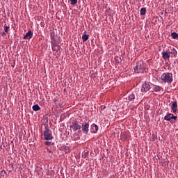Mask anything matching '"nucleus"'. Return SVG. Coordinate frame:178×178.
Wrapping results in <instances>:
<instances>
[{
	"mask_svg": "<svg viewBox=\"0 0 178 178\" xmlns=\"http://www.w3.org/2000/svg\"><path fill=\"white\" fill-rule=\"evenodd\" d=\"M136 94H137L136 92H132V93L128 97L129 101H134V99H136Z\"/></svg>",
	"mask_w": 178,
	"mask_h": 178,
	"instance_id": "ddd939ff",
	"label": "nucleus"
},
{
	"mask_svg": "<svg viewBox=\"0 0 178 178\" xmlns=\"http://www.w3.org/2000/svg\"><path fill=\"white\" fill-rule=\"evenodd\" d=\"M156 138V136L155 135V134H153L152 136V141H154V140Z\"/></svg>",
	"mask_w": 178,
	"mask_h": 178,
	"instance_id": "5701e85b",
	"label": "nucleus"
},
{
	"mask_svg": "<svg viewBox=\"0 0 178 178\" xmlns=\"http://www.w3.org/2000/svg\"><path fill=\"white\" fill-rule=\"evenodd\" d=\"M8 30H9V26L5 25V26H4V32H3L1 33L2 37H3V35H6V33H8Z\"/></svg>",
	"mask_w": 178,
	"mask_h": 178,
	"instance_id": "f3484780",
	"label": "nucleus"
},
{
	"mask_svg": "<svg viewBox=\"0 0 178 178\" xmlns=\"http://www.w3.org/2000/svg\"><path fill=\"white\" fill-rule=\"evenodd\" d=\"M161 86H154L153 88V90L155 91V92H158L161 91Z\"/></svg>",
	"mask_w": 178,
	"mask_h": 178,
	"instance_id": "aec40b11",
	"label": "nucleus"
},
{
	"mask_svg": "<svg viewBox=\"0 0 178 178\" xmlns=\"http://www.w3.org/2000/svg\"><path fill=\"white\" fill-rule=\"evenodd\" d=\"M51 143L50 141H46L45 145H51Z\"/></svg>",
	"mask_w": 178,
	"mask_h": 178,
	"instance_id": "b1692460",
	"label": "nucleus"
},
{
	"mask_svg": "<svg viewBox=\"0 0 178 178\" xmlns=\"http://www.w3.org/2000/svg\"><path fill=\"white\" fill-rule=\"evenodd\" d=\"M50 37H51V42H56V35H55V32H51L50 33Z\"/></svg>",
	"mask_w": 178,
	"mask_h": 178,
	"instance_id": "4468645a",
	"label": "nucleus"
},
{
	"mask_svg": "<svg viewBox=\"0 0 178 178\" xmlns=\"http://www.w3.org/2000/svg\"><path fill=\"white\" fill-rule=\"evenodd\" d=\"M61 149H62V151H64V152H65V154L70 152V148H69V146H65V145L62 146Z\"/></svg>",
	"mask_w": 178,
	"mask_h": 178,
	"instance_id": "2eb2a0df",
	"label": "nucleus"
},
{
	"mask_svg": "<svg viewBox=\"0 0 178 178\" xmlns=\"http://www.w3.org/2000/svg\"><path fill=\"white\" fill-rule=\"evenodd\" d=\"M60 108H62V106H60Z\"/></svg>",
	"mask_w": 178,
	"mask_h": 178,
	"instance_id": "bb28decb",
	"label": "nucleus"
},
{
	"mask_svg": "<svg viewBox=\"0 0 178 178\" xmlns=\"http://www.w3.org/2000/svg\"><path fill=\"white\" fill-rule=\"evenodd\" d=\"M89 127H90V124H88V122L82 123L81 129H82V131L84 133V134H88Z\"/></svg>",
	"mask_w": 178,
	"mask_h": 178,
	"instance_id": "423d86ee",
	"label": "nucleus"
},
{
	"mask_svg": "<svg viewBox=\"0 0 178 178\" xmlns=\"http://www.w3.org/2000/svg\"><path fill=\"white\" fill-rule=\"evenodd\" d=\"M70 129H72L73 131H77L81 129V125L79 124V121L75 120L72 122L70 126Z\"/></svg>",
	"mask_w": 178,
	"mask_h": 178,
	"instance_id": "39448f33",
	"label": "nucleus"
},
{
	"mask_svg": "<svg viewBox=\"0 0 178 178\" xmlns=\"http://www.w3.org/2000/svg\"><path fill=\"white\" fill-rule=\"evenodd\" d=\"M51 49L56 52H58L60 49V46L56 42H51Z\"/></svg>",
	"mask_w": 178,
	"mask_h": 178,
	"instance_id": "6e6552de",
	"label": "nucleus"
},
{
	"mask_svg": "<svg viewBox=\"0 0 178 178\" xmlns=\"http://www.w3.org/2000/svg\"><path fill=\"white\" fill-rule=\"evenodd\" d=\"M147 13V8H142L140 9V15H144Z\"/></svg>",
	"mask_w": 178,
	"mask_h": 178,
	"instance_id": "412c9836",
	"label": "nucleus"
},
{
	"mask_svg": "<svg viewBox=\"0 0 178 178\" xmlns=\"http://www.w3.org/2000/svg\"><path fill=\"white\" fill-rule=\"evenodd\" d=\"M135 73H144L145 70V65L143 61H139L136 63V67L134 68Z\"/></svg>",
	"mask_w": 178,
	"mask_h": 178,
	"instance_id": "7ed1b4c3",
	"label": "nucleus"
},
{
	"mask_svg": "<svg viewBox=\"0 0 178 178\" xmlns=\"http://www.w3.org/2000/svg\"><path fill=\"white\" fill-rule=\"evenodd\" d=\"M44 140H53L54 136H52V131L49 130L48 125L44 126V131L43 132Z\"/></svg>",
	"mask_w": 178,
	"mask_h": 178,
	"instance_id": "20e7f679",
	"label": "nucleus"
},
{
	"mask_svg": "<svg viewBox=\"0 0 178 178\" xmlns=\"http://www.w3.org/2000/svg\"><path fill=\"white\" fill-rule=\"evenodd\" d=\"M171 37H172V38H173V40H177V38H178V33H177L176 32H172L171 33Z\"/></svg>",
	"mask_w": 178,
	"mask_h": 178,
	"instance_id": "a211bd4d",
	"label": "nucleus"
},
{
	"mask_svg": "<svg viewBox=\"0 0 178 178\" xmlns=\"http://www.w3.org/2000/svg\"><path fill=\"white\" fill-rule=\"evenodd\" d=\"M161 55L164 60H169L170 55H173L174 58H176V56H177V51H176V49L172 48L171 49V51L166 50L165 51H163L161 53Z\"/></svg>",
	"mask_w": 178,
	"mask_h": 178,
	"instance_id": "f257e3e1",
	"label": "nucleus"
},
{
	"mask_svg": "<svg viewBox=\"0 0 178 178\" xmlns=\"http://www.w3.org/2000/svg\"><path fill=\"white\" fill-rule=\"evenodd\" d=\"M91 130L92 133H94L95 134H97V131H98V127L95 124H92L91 125Z\"/></svg>",
	"mask_w": 178,
	"mask_h": 178,
	"instance_id": "f8f14e48",
	"label": "nucleus"
},
{
	"mask_svg": "<svg viewBox=\"0 0 178 178\" xmlns=\"http://www.w3.org/2000/svg\"><path fill=\"white\" fill-rule=\"evenodd\" d=\"M71 1V5H76L77 3V0H70Z\"/></svg>",
	"mask_w": 178,
	"mask_h": 178,
	"instance_id": "4be33fe9",
	"label": "nucleus"
},
{
	"mask_svg": "<svg viewBox=\"0 0 178 178\" xmlns=\"http://www.w3.org/2000/svg\"><path fill=\"white\" fill-rule=\"evenodd\" d=\"M171 111H172L173 113L177 112V102H172L171 104Z\"/></svg>",
	"mask_w": 178,
	"mask_h": 178,
	"instance_id": "9d476101",
	"label": "nucleus"
},
{
	"mask_svg": "<svg viewBox=\"0 0 178 178\" xmlns=\"http://www.w3.org/2000/svg\"><path fill=\"white\" fill-rule=\"evenodd\" d=\"M161 79L163 83H170L173 81V74L170 72L163 73L161 75Z\"/></svg>",
	"mask_w": 178,
	"mask_h": 178,
	"instance_id": "f03ea898",
	"label": "nucleus"
},
{
	"mask_svg": "<svg viewBox=\"0 0 178 178\" xmlns=\"http://www.w3.org/2000/svg\"><path fill=\"white\" fill-rule=\"evenodd\" d=\"M151 90V86H149V83H144L141 87V92H147Z\"/></svg>",
	"mask_w": 178,
	"mask_h": 178,
	"instance_id": "1a4fd4ad",
	"label": "nucleus"
},
{
	"mask_svg": "<svg viewBox=\"0 0 178 178\" xmlns=\"http://www.w3.org/2000/svg\"><path fill=\"white\" fill-rule=\"evenodd\" d=\"M84 156L85 158H87V156H88V153H84Z\"/></svg>",
	"mask_w": 178,
	"mask_h": 178,
	"instance_id": "393cba45",
	"label": "nucleus"
},
{
	"mask_svg": "<svg viewBox=\"0 0 178 178\" xmlns=\"http://www.w3.org/2000/svg\"><path fill=\"white\" fill-rule=\"evenodd\" d=\"M32 108H33V111H35V112H37L38 111H40V109H41V108L40 107V106H38V104L33 105Z\"/></svg>",
	"mask_w": 178,
	"mask_h": 178,
	"instance_id": "dca6fc26",
	"label": "nucleus"
},
{
	"mask_svg": "<svg viewBox=\"0 0 178 178\" xmlns=\"http://www.w3.org/2000/svg\"><path fill=\"white\" fill-rule=\"evenodd\" d=\"M89 37H90V36H89L88 35H87V34H83V35H82L83 42H85V41H87V40H88Z\"/></svg>",
	"mask_w": 178,
	"mask_h": 178,
	"instance_id": "6ab92c4d",
	"label": "nucleus"
},
{
	"mask_svg": "<svg viewBox=\"0 0 178 178\" xmlns=\"http://www.w3.org/2000/svg\"><path fill=\"white\" fill-rule=\"evenodd\" d=\"M172 119H173V120H176V119H177V116H175L172 113H168L164 117V120H166L167 122H170Z\"/></svg>",
	"mask_w": 178,
	"mask_h": 178,
	"instance_id": "0eeeda50",
	"label": "nucleus"
},
{
	"mask_svg": "<svg viewBox=\"0 0 178 178\" xmlns=\"http://www.w3.org/2000/svg\"><path fill=\"white\" fill-rule=\"evenodd\" d=\"M55 102H56V99H55Z\"/></svg>",
	"mask_w": 178,
	"mask_h": 178,
	"instance_id": "a878e982",
	"label": "nucleus"
},
{
	"mask_svg": "<svg viewBox=\"0 0 178 178\" xmlns=\"http://www.w3.org/2000/svg\"><path fill=\"white\" fill-rule=\"evenodd\" d=\"M74 136H77V134H74Z\"/></svg>",
	"mask_w": 178,
	"mask_h": 178,
	"instance_id": "cd10ccee",
	"label": "nucleus"
},
{
	"mask_svg": "<svg viewBox=\"0 0 178 178\" xmlns=\"http://www.w3.org/2000/svg\"><path fill=\"white\" fill-rule=\"evenodd\" d=\"M31 38H33V33L31 31H28L23 37L24 40H31Z\"/></svg>",
	"mask_w": 178,
	"mask_h": 178,
	"instance_id": "9b49d317",
	"label": "nucleus"
}]
</instances>
